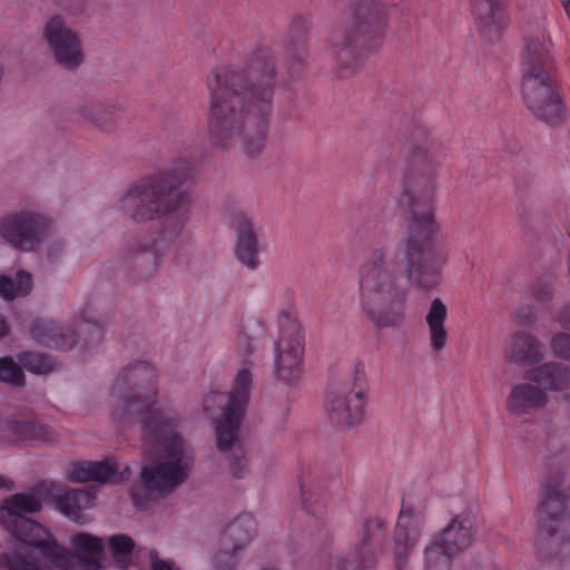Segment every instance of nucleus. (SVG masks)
<instances>
[{
	"instance_id": "nucleus-36",
	"label": "nucleus",
	"mask_w": 570,
	"mask_h": 570,
	"mask_svg": "<svg viewBox=\"0 0 570 570\" xmlns=\"http://www.w3.org/2000/svg\"><path fill=\"white\" fill-rule=\"evenodd\" d=\"M301 494L302 504L308 513L316 514L325 507L324 494L317 482L313 481L308 484H302Z\"/></svg>"
},
{
	"instance_id": "nucleus-15",
	"label": "nucleus",
	"mask_w": 570,
	"mask_h": 570,
	"mask_svg": "<svg viewBox=\"0 0 570 570\" xmlns=\"http://www.w3.org/2000/svg\"><path fill=\"white\" fill-rule=\"evenodd\" d=\"M50 220L36 212H20L6 217L0 225L1 236L21 250L35 249L47 234Z\"/></svg>"
},
{
	"instance_id": "nucleus-43",
	"label": "nucleus",
	"mask_w": 570,
	"mask_h": 570,
	"mask_svg": "<svg viewBox=\"0 0 570 570\" xmlns=\"http://www.w3.org/2000/svg\"><path fill=\"white\" fill-rule=\"evenodd\" d=\"M415 544H410L403 540L394 539V566L396 570H405L409 563L410 552Z\"/></svg>"
},
{
	"instance_id": "nucleus-44",
	"label": "nucleus",
	"mask_w": 570,
	"mask_h": 570,
	"mask_svg": "<svg viewBox=\"0 0 570 570\" xmlns=\"http://www.w3.org/2000/svg\"><path fill=\"white\" fill-rule=\"evenodd\" d=\"M307 29V20L302 16H297L292 18L287 35L306 38Z\"/></svg>"
},
{
	"instance_id": "nucleus-46",
	"label": "nucleus",
	"mask_w": 570,
	"mask_h": 570,
	"mask_svg": "<svg viewBox=\"0 0 570 570\" xmlns=\"http://www.w3.org/2000/svg\"><path fill=\"white\" fill-rule=\"evenodd\" d=\"M151 570H179L169 562L158 559L156 556H151Z\"/></svg>"
},
{
	"instance_id": "nucleus-16",
	"label": "nucleus",
	"mask_w": 570,
	"mask_h": 570,
	"mask_svg": "<svg viewBox=\"0 0 570 570\" xmlns=\"http://www.w3.org/2000/svg\"><path fill=\"white\" fill-rule=\"evenodd\" d=\"M257 531L256 520L249 514H240L225 529L219 547L214 556L216 570H234L238 562V554L253 540Z\"/></svg>"
},
{
	"instance_id": "nucleus-19",
	"label": "nucleus",
	"mask_w": 570,
	"mask_h": 570,
	"mask_svg": "<svg viewBox=\"0 0 570 570\" xmlns=\"http://www.w3.org/2000/svg\"><path fill=\"white\" fill-rule=\"evenodd\" d=\"M230 227L236 233L235 255L246 267L258 266V239L250 216L244 212H235L230 216Z\"/></svg>"
},
{
	"instance_id": "nucleus-50",
	"label": "nucleus",
	"mask_w": 570,
	"mask_h": 570,
	"mask_svg": "<svg viewBox=\"0 0 570 570\" xmlns=\"http://www.w3.org/2000/svg\"><path fill=\"white\" fill-rule=\"evenodd\" d=\"M563 4V7L566 8V11L570 18V0H560Z\"/></svg>"
},
{
	"instance_id": "nucleus-27",
	"label": "nucleus",
	"mask_w": 570,
	"mask_h": 570,
	"mask_svg": "<svg viewBox=\"0 0 570 570\" xmlns=\"http://www.w3.org/2000/svg\"><path fill=\"white\" fill-rule=\"evenodd\" d=\"M550 40L543 35L527 37L521 57V71L553 70Z\"/></svg>"
},
{
	"instance_id": "nucleus-31",
	"label": "nucleus",
	"mask_w": 570,
	"mask_h": 570,
	"mask_svg": "<svg viewBox=\"0 0 570 570\" xmlns=\"http://www.w3.org/2000/svg\"><path fill=\"white\" fill-rule=\"evenodd\" d=\"M56 504L66 517L82 522V511L95 505V497L88 489L69 490L57 497Z\"/></svg>"
},
{
	"instance_id": "nucleus-42",
	"label": "nucleus",
	"mask_w": 570,
	"mask_h": 570,
	"mask_svg": "<svg viewBox=\"0 0 570 570\" xmlns=\"http://www.w3.org/2000/svg\"><path fill=\"white\" fill-rule=\"evenodd\" d=\"M187 220L188 215L186 212H179L168 217L165 222V235L174 240L181 234Z\"/></svg>"
},
{
	"instance_id": "nucleus-34",
	"label": "nucleus",
	"mask_w": 570,
	"mask_h": 570,
	"mask_svg": "<svg viewBox=\"0 0 570 570\" xmlns=\"http://www.w3.org/2000/svg\"><path fill=\"white\" fill-rule=\"evenodd\" d=\"M264 334V325L256 317H248L243 322L240 333L237 337V347L239 353L248 357L255 351V342Z\"/></svg>"
},
{
	"instance_id": "nucleus-30",
	"label": "nucleus",
	"mask_w": 570,
	"mask_h": 570,
	"mask_svg": "<svg viewBox=\"0 0 570 570\" xmlns=\"http://www.w3.org/2000/svg\"><path fill=\"white\" fill-rule=\"evenodd\" d=\"M70 543L73 549V554L70 553L72 559L78 557L89 570H98L100 568V558L104 551L100 538L81 532L75 534Z\"/></svg>"
},
{
	"instance_id": "nucleus-21",
	"label": "nucleus",
	"mask_w": 570,
	"mask_h": 570,
	"mask_svg": "<svg viewBox=\"0 0 570 570\" xmlns=\"http://www.w3.org/2000/svg\"><path fill=\"white\" fill-rule=\"evenodd\" d=\"M546 352L542 341L529 332L520 331L509 338L505 355L510 363L531 366L540 365L546 357Z\"/></svg>"
},
{
	"instance_id": "nucleus-25",
	"label": "nucleus",
	"mask_w": 570,
	"mask_h": 570,
	"mask_svg": "<svg viewBox=\"0 0 570 570\" xmlns=\"http://www.w3.org/2000/svg\"><path fill=\"white\" fill-rule=\"evenodd\" d=\"M479 30L489 39L500 36L504 28L502 0H471Z\"/></svg>"
},
{
	"instance_id": "nucleus-24",
	"label": "nucleus",
	"mask_w": 570,
	"mask_h": 570,
	"mask_svg": "<svg viewBox=\"0 0 570 570\" xmlns=\"http://www.w3.org/2000/svg\"><path fill=\"white\" fill-rule=\"evenodd\" d=\"M525 379L540 385L546 393H563L570 390V365L557 361L546 362L528 371Z\"/></svg>"
},
{
	"instance_id": "nucleus-52",
	"label": "nucleus",
	"mask_w": 570,
	"mask_h": 570,
	"mask_svg": "<svg viewBox=\"0 0 570 570\" xmlns=\"http://www.w3.org/2000/svg\"><path fill=\"white\" fill-rule=\"evenodd\" d=\"M49 255L51 256V258H56L58 257L59 253H53L52 248H49Z\"/></svg>"
},
{
	"instance_id": "nucleus-10",
	"label": "nucleus",
	"mask_w": 570,
	"mask_h": 570,
	"mask_svg": "<svg viewBox=\"0 0 570 570\" xmlns=\"http://www.w3.org/2000/svg\"><path fill=\"white\" fill-rule=\"evenodd\" d=\"M521 94L527 108L539 120L551 126L566 119L553 70L521 71Z\"/></svg>"
},
{
	"instance_id": "nucleus-23",
	"label": "nucleus",
	"mask_w": 570,
	"mask_h": 570,
	"mask_svg": "<svg viewBox=\"0 0 570 570\" xmlns=\"http://www.w3.org/2000/svg\"><path fill=\"white\" fill-rule=\"evenodd\" d=\"M30 333L39 344L57 350H70L77 343V333L71 325H62L52 320L33 321Z\"/></svg>"
},
{
	"instance_id": "nucleus-2",
	"label": "nucleus",
	"mask_w": 570,
	"mask_h": 570,
	"mask_svg": "<svg viewBox=\"0 0 570 570\" xmlns=\"http://www.w3.org/2000/svg\"><path fill=\"white\" fill-rule=\"evenodd\" d=\"M277 68L272 50L258 46L242 63L224 65L207 78V135L213 146L239 147L248 157L266 146L267 116L274 99Z\"/></svg>"
},
{
	"instance_id": "nucleus-26",
	"label": "nucleus",
	"mask_w": 570,
	"mask_h": 570,
	"mask_svg": "<svg viewBox=\"0 0 570 570\" xmlns=\"http://www.w3.org/2000/svg\"><path fill=\"white\" fill-rule=\"evenodd\" d=\"M42 509L40 498L35 493L20 492L7 498L0 505V523L3 528L10 523L29 520L26 514L37 513Z\"/></svg>"
},
{
	"instance_id": "nucleus-29",
	"label": "nucleus",
	"mask_w": 570,
	"mask_h": 570,
	"mask_svg": "<svg viewBox=\"0 0 570 570\" xmlns=\"http://www.w3.org/2000/svg\"><path fill=\"white\" fill-rule=\"evenodd\" d=\"M448 316V307L441 298H434L429 307L425 321L429 328L430 346L434 352L442 351L448 341V331L445 321Z\"/></svg>"
},
{
	"instance_id": "nucleus-9",
	"label": "nucleus",
	"mask_w": 570,
	"mask_h": 570,
	"mask_svg": "<svg viewBox=\"0 0 570 570\" xmlns=\"http://www.w3.org/2000/svg\"><path fill=\"white\" fill-rule=\"evenodd\" d=\"M475 532L472 510L455 514L425 548V570H449L450 560L472 546Z\"/></svg>"
},
{
	"instance_id": "nucleus-11",
	"label": "nucleus",
	"mask_w": 570,
	"mask_h": 570,
	"mask_svg": "<svg viewBox=\"0 0 570 570\" xmlns=\"http://www.w3.org/2000/svg\"><path fill=\"white\" fill-rule=\"evenodd\" d=\"M41 38L53 61L62 69L73 71L85 63L81 37L62 17L48 18L42 26Z\"/></svg>"
},
{
	"instance_id": "nucleus-32",
	"label": "nucleus",
	"mask_w": 570,
	"mask_h": 570,
	"mask_svg": "<svg viewBox=\"0 0 570 570\" xmlns=\"http://www.w3.org/2000/svg\"><path fill=\"white\" fill-rule=\"evenodd\" d=\"M425 517L422 512L412 509L401 510L394 530L395 540H403L416 544L421 538Z\"/></svg>"
},
{
	"instance_id": "nucleus-5",
	"label": "nucleus",
	"mask_w": 570,
	"mask_h": 570,
	"mask_svg": "<svg viewBox=\"0 0 570 570\" xmlns=\"http://www.w3.org/2000/svg\"><path fill=\"white\" fill-rule=\"evenodd\" d=\"M386 17L381 1L358 0L351 20L332 31L330 51L338 79H348L361 69L364 52L375 49L384 35Z\"/></svg>"
},
{
	"instance_id": "nucleus-40",
	"label": "nucleus",
	"mask_w": 570,
	"mask_h": 570,
	"mask_svg": "<svg viewBox=\"0 0 570 570\" xmlns=\"http://www.w3.org/2000/svg\"><path fill=\"white\" fill-rule=\"evenodd\" d=\"M530 296L538 303H549L554 299L556 288L552 282L538 279L529 287Z\"/></svg>"
},
{
	"instance_id": "nucleus-51",
	"label": "nucleus",
	"mask_w": 570,
	"mask_h": 570,
	"mask_svg": "<svg viewBox=\"0 0 570 570\" xmlns=\"http://www.w3.org/2000/svg\"><path fill=\"white\" fill-rule=\"evenodd\" d=\"M125 472H128V469H125V471H124V472H121V473H119V472L117 471V478H116V479H112L111 481H116V482H117V481H121V480H124V475H122V474H124Z\"/></svg>"
},
{
	"instance_id": "nucleus-37",
	"label": "nucleus",
	"mask_w": 570,
	"mask_h": 570,
	"mask_svg": "<svg viewBox=\"0 0 570 570\" xmlns=\"http://www.w3.org/2000/svg\"><path fill=\"white\" fill-rule=\"evenodd\" d=\"M109 544L117 567L122 570L126 569L128 567V556L135 547L134 540L126 534H117L109 539Z\"/></svg>"
},
{
	"instance_id": "nucleus-53",
	"label": "nucleus",
	"mask_w": 570,
	"mask_h": 570,
	"mask_svg": "<svg viewBox=\"0 0 570 570\" xmlns=\"http://www.w3.org/2000/svg\"><path fill=\"white\" fill-rule=\"evenodd\" d=\"M56 249H52L53 253H59L61 250V245L60 244H57L56 245Z\"/></svg>"
},
{
	"instance_id": "nucleus-18",
	"label": "nucleus",
	"mask_w": 570,
	"mask_h": 570,
	"mask_svg": "<svg viewBox=\"0 0 570 570\" xmlns=\"http://www.w3.org/2000/svg\"><path fill=\"white\" fill-rule=\"evenodd\" d=\"M549 400L544 389L528 380L511 386L505 400V409L511 415L520 417L544 409Z\"/></svg>"
},
{
	"instance_id": "nucleus-8",
	"label": "nucleus",
	"mask_w": 570,
	"mask_h": 570,
	"mask_svg": "<svg viewBox=\"0 0 570 570\" xmlns=\"http://www.w3.org/2000/svg\"><path fill=\"white\" fill-rule=\"evenodd\" d=\"M13 538V551L2 557L8 570H38L28 551L37 550L52 566L61 570L72 569V556L61 547L56 538L40 523L33 520H20L4 528Z\"/></svg>"
},
{
	"instance_id": "nucleus-20",
	"label": "nucleus",
	"mask_w": 570,
	"mask_h": 570,
	"mask_svg": "<svg viewBox=\"0 0 570 570\" xmlns=\"http://www.w3.org/2000/svg\"><path fill=\"white\" fill-rule=\"evenodd\" d=\"M122 258L135 281H147L158 271L159 257L153 244L134 242L125 247Z\"/></svg>"
},
{
	"instance_id": "nucleus-47",
	"label": "nucleus",
	"mask_w": 570,
	"mask_h": 570,
	"mask_svg": "<svg viewBox=\"0 0 570 570\" xmlns=\"http://www.w3.org/2000/svg\"><path fill=\"white\" fill-rule=\"evenodd\" d=\"M10 332V327L6 318L0 315V338L7 336Z\"/></svg>"
},
{
	"instance_id": "nucleus-17",
	"label": "nucleus",
	"mask_w": 570,
	"mask_h": 570,
	"mask_svg": "<svg viewBox=\"0 0 570 570\" xmlns=\"http://www.w3.org/2000/svg\"><path fill=\"white\" fill-rule=\"evenodd\" d=\"M121 110L117 102L89 98L78 100L71 106V114L78 121L106 134L118 129Z\"/></svg>"
},
{
	"instance_id": "nucleus-38",
	"label": "nucleus",
	"mask_w": 570,
	"mask_h": 570,
	"mask_svg": "<svg viewBox=\"0 0 570 570\" xmlns=\"http://www.w3.org/2000/svg\"><path fill=\"white\" fill-rule=\"evenodd\" d=\"M0 381L13 386L24 385V374L11 357L0 358Z\"/></svg>"
},
{
	"instance_id": "nucleus-13",
	"label": "nucleus",
	"mask_w": 570,
	"mask_h": 570,
	"mask_svg": "<svg viewBox=\"0 0 570 570\" xmlns=\"http://www.w3.org/2000/svg\"><path fill=\"white\" fill-rule=\"evenodd\" d=\"M365 390L358 377L341 379L327 392L325 412L330 422L337 428H352L364 415Z\"/></svg>"
},
{
	"instance_id": "nucleus-35",
	"label": "nucleus",
	"mask_w": 570,
	"mask_h": 570,
	"mask_svg": "<svg viewBox=\"0 0 570 570\" xmlns=\"http://www.w3.org/2000/svg\"><path fill=\"white\" fill-rule=\"evenodd\" d=\"M18 361L23 368L37 375L48 374L57 365L51 356L38 352H22L18 355Z\"/></svg>"
},
{
	"instance_id": "nucleus-39",
	"label": "nucleus",
	"mask_w": 570,
	"mask_h": 570,
	"mask_svg": "<svg viewBox=\"0 0 570 570\" xmlns=\"http://www.w3.org/2000/svg\"><path fill=\"white\" fill-rule=\"evenodd\" d=\"M283 49L294 63H303L307 57L306 38L287 35L283 41Z\"/></svg>"
},
{
	"instance_id": "nucleus-7",
	"label": "nucleus",
	"mask_w": 570,
	"mask_h": 570,
	"mask_svg": "<svg viewBox=\"0 0 570 570\" xmlns=\"http://www.w3.org/2000/svg\"><path fill=\"white\" fill-rule=\"evenodd\" d=\"M187 173L161 171L130 186L119 202L120 210L136 222H149L174 214L189 202Z\"/></svg>"
},
{
	"instance_id": "nucleus-33",
	"label": "nucleus",
	"mask_w": 570,
	"mask_h": 570,
	"mask_svg": "<svg viewBox=\"0 0 570 570\" xmlns=\"http://www.w3.org/2000/svg\"><path fill=\"white\" fill-rule=\"evenodd\" d=\"M32 288V276L27 271H18L14 277L0 275V296L7 301L27 296Z\"/></svg>"
},
{
	"instance_id": "nucleus-49",
	"label": "nucleus",
	"mask_w": 570,
	"mask_h": 570,
	"mask_svg": "<svg viewBox=\"0 0 570 570\" xmlns=\"http://www.w3.org/2000/svg\"><path fill=\"white\" fill-rule=\"evenodd\" d=\"M12 488H13L12 481H10L9 479H7L6 476L0 474V489H8V490H10Z\"/></svg>"
},
{
	"instance_id": "nucleus-6",
	"label": "nucleus",
	"mask_w": 570,
	"mask_h": 570,
	"mask_svg": "<svg viewBox=\"0 0 570 570\" xmlns=\"http://www.w3.org/2000/svg\"><path fill=\"white\" fill-rule=\"evenodd\" d=\"M541 500L535 510L537 549L543 559L558 558L570 566V514L566 515L567 494L562 488L564 463L556 459L546 463Z\"/></svg>"
},
{
	"instance_id": "nucleus-41",
	"label": "nucleus",
	"mask_w": 570,
	"mask_h": 570,
	"mask_svg": "<svg viewBox=\"0 0 570 570\" xmlns=\"http://www.w3.org/2000/svg\"><path fill=\"white\" fill-rule=\"evenodd\" d=\"M550 348L557 357L570 362V333L558 332L552 335Z\"/></svg>"
},
{
	"instance_id": "nucleus-3",
	"label": "nucleus",
	"mask_w": 570,
	"mask_h": 570,
	"mask_svg": "<svg viewBox=\"0 0 570 570\" xmlns=\"http://www.w3.org/2000/svg\"><path fill=\"white\" fill-rule=\"evenodd\" d=\"M156 368L146 361L128 364L112 385L116 400L114 416L129 422L142 416V441L158 456L141 468V483L151 498L174 492L189 478L194 468V453L189 444L176 432L178 420L168 412L154 407L157 402Z\"/></svg>"
},
{
	"instance_id": "nucleus-48",
	"label": "nucleus",
	"mask_w": 570,
	"mask_h": 570,
	"mask_svg": "<svg viewBox=\"0 0 570 570\" xmlns=\"http://www.w3.org/2000/svg\"><path fill=\"white\" fill-rule=\"evenodd\" d=\"M515 317H517V323L522 326L530 325L533 322V317L521 316L519 313L515 315Z\"/></svg>"
},
{
	"instance_id": "nucleus-1",
	"label": "nucleus",
	"mask_w": 570,
	"mask_h": 570,
	"mask_svg": "<svg viewBox=\"0 0 570 570\" xmlns=\"http://www.w3.org/2000/svg\"><path fill=\"white\" fill-rule=\"evenodd\" d=\"M428 129L414 128L405 142L399 206L406 213V232L394 252L368 249L356 272L361 312L376 328L401 326L405 318L407 282L430 291L440 283L446 253L436 245L434 204L441 163L432 153Z\"/></svg>"
},
{
	"instance_id": "nucleus-22",
	"label": "nucleus",
	"mask_w": 570,
	"mask_h": 570,
	"mask_svg": "<svg viewBox=\"0 0 570 570\" xmlns=\"http://www.w3.org/2000/svg\"><path fill=\"white\" fill-rule=\"evenodd\" d=\"M0 433L12 442L55 443L58 440L49 425L33 420L6 419L0 422Z\"/></svg>"
},
{
	"instance_id": "nucleus-14",
	"label": "nucleus",
	"mask_w": 570,
	"mask_h": 570,
	"mask_svg": "<svg viewBox=\"0 0 570 570\" xmlns=\"http://www.w3.org/2000/svg\"><path fill=\"white\" fill-rule=\"evenodd\" d=\"M387 539V524L381 518L366 520L362 527L361 540L341 561L340 570H373L383 553Z\"/></svg>"
},
{
	"instance_id": "nucleus-45",
	"label": "nucleus",
	"mask_w": 570,
	"mask_h": 570,
	"mask_svg": "<svg viewBox=\"0 0 570 570\" xmlns=\"http://www.w3.org/2000/svg\"><path fill=\"white\" fill-rule=\"evenodd\" d=\"M556 320L562 328L570 331V302L560 307Z\"/></svg>"
},
{
	"instance_id": "nucleus-4",
	"label": "nucleus",
	"mask_w": 570,
	"mask_h": 570,
	"mask_svg": "<svg viewBox=\"0 0 570 570\" xmlns=\"http://www.w3.org/2000/svg\"><path fill=\"white\" fill-rule=\"evenodd\" d=\"M252 384V373L244 367L238 371L230 392H212L204 400V410L213 420L219 460L226 462L229 473L235 478L243 475L248 463L242 445L240 426Z\"/></svg>"
},
{
	"instance_id": "nucleus-28",
	"label": "nucleus",
	"mask_w": 570,
	"mask_h": 570,
	"mask_svg": "<svg viewBox=\"0 0 570 570\" xmlns=\"http://www.w3.org/2000/svg\"><path fill=\"white\" fill-rule=\"evenodd\" d=\"M118 469L119 466L112 458L95 462H76L69 466L68 480L78 483L90 481L105 483L117 478Z\"/></svg>"
},
{
	"instance_id": "nucleus-12",
	"label": "nucleus",
	"mask_w": 570,
	"mask_h": 570,
	"mask_svg": "<svg viewBox=\"0 0 570 570\" xmlns=\"http://www.w3.org/2000/svg\"><path fill=\"white\" fill-rule=\"evenodd\" d=\"M279 335L274 346V368L279 380L291 383L302 374L304 347L301 325L288 309L278 317Z\"/></svg>"
}]
</instances>
